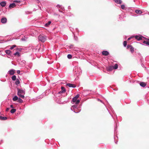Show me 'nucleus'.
<instances>
[{
  "label": "nucleus",
  "mask_w": 149,
  "mask_h": 149,
  "mask_svg": "<svg viewBox=\"0 0 149 149\" xmlns=\"http://www.w3.org/2000/svg\"><path fill=\"white\" fill-rule=\"evenodd\" d=\"M17 95L20 97L22 98H24V95L25 94V90L22 89L17 88Z\"/></svg>",
  "instance_id": "nucleus-1"
},
{
  "label": "nucleus",
  "mask_w": 149,
  "mask_h": 149,
  "mask_svg": "<svg viewBox=\"0 0 149 149\" xmlns=\"http://www.w3.org/2000/svg\"><path fill=\"white\" fill-rule=\"evenodd\" d=\"M77 104H76V105L72 106L71 108V110L76 113H79L81 110L80 109H78V106Z\"/></svg>",
  "instance_id": "nucleus-2"
},
{
  "label": "nucleus",
  "mask_w": 149,
  "mask_h": 149,
  "mask_svg": "<svg viewBox=\"0 0 149 149\" xmlns=\"http://www.w3.org/2000/svg\"><path fill=\"white\" fill-rule=\"evenodd\" d=\"M47 37L43 35H40L38 37V39L39 41L42 42H44L47 40Z\"/></svg>",
  "instance_id": "nucleus-3"
},
{
  "label": "nucleus",
  "mask_w": 149,
  "mask_h": 149,
  "mask_svg": "<svg viewBox=\"0 0 149 149\" xmlns=\"http://www.w3.org/2000/svg\"><path fill=\"white\" fill-rule=\"evenodd\" d=\"M80 100H77V99L74 97L72 98V101H71V102L72 103H74L76 104H78Z\"/></svg>",
  "instance_id": "nucleus-4"
},
{
  "label": "nucleus",
  "mask_w": 149,
  "mask_h": 149,
  "mask_svg": "<svg viewBox=\"0 0 149 149\" xmlns=\"http://www.w3.org/2000/svg\"><path fill=\"white\" fill-rule=\"evenodd\" d=\"M135 38L139 41L142 40L143 38H144L141 35H136L135 36Z\"/></svg>",
  "instance_id": "nucleus-5"
},
{
  "label": "nucleus",
  "mask_w": 149,
  "mask_h": 149,
  "mask_svg": "<svg viewBox=\"0 0 149 149\" xmlns=\"http://www.w3.org/2000/svg\"><path fill=\"white\" fill-rule=\"evenodd\" d=\"M1 22L3 24L6 23L7 22V19L6 17L2 18L1 20Z\"/></svg>",
  "instance_id": "nucleus-6"
},
{
  "label": "nucleus",
  "mask_w": 149,
  "mask_h": 149,
  "mask_svg": "<svg viewBox=\"0 0 149 149\" xmlns=\"http://www.w3.org/2000/svg\"><path fill=\"white\" fill-rule=\"evenodd\" d=\"M15 73V70L13 69H11L8 72V74H10V75H12L14 74Z\"/></svg>",
  "instance_id": "nucleus-7"
},
{
  "label": "nucleus",
  "mask_w": 149,
  "mask_h": 149,
  "mask_svg": "<svg viewBox=\"0 0 149 149\" xmlns=\"http://www.w3.org/2000/svg\"><path fill=\"white\" fill-rule=\"evenodd\" d=\"M74 71L76 72V74H77V71H79V72L78 73H80V69L78 67H75V68L73 70Z\"/></svg>",
  "instance_id": "nucleus-8"
},
{
  "label": "nucleus",
  "mask_w": 149,
  "mask_h": 149,
  "mask_svg": "<svg viewBox=\"0 0 149 149\" xmlns=\"http://www.w3.org/2000/svg\"><path fill=\"white\" fill-rule=\"evenodd\" d=\"M66 86L70 87H72L73 88H74L76 87V86L75 85L70 83L67 84H66Z\"/></svg>",
  "instance_id": "nucleus-9"
},
{
  "label": "nucleus",
  "mask_w": 149,
  "mask_h": 149,
  "mask_svg": "<svg viewBox=\"0 0 149 149\" xmlns=\"http://www.w3.org/2000/svg\"><path fill=\"white\" fill-rule=\"evenodd\" d=\"M102 55L107 56L108 55L109 53L107 51H103L102 52Z\"/></svg>",
  "instance_id": "nucleus-10"
},
{
  "label": "nucleus",
  "mask_w": 149,
  "mask_h": 149,
  "mask_svg": "<svg viewBox=\"0 0 149 149\" xmlns=\"http://www.w3.org/2000/svg\"><path fill=\"white\" fill-rule=\"evenodd\" d=\"M83 93L84 95H87L89 93V91L88 90H83Z\"/></svg>",
  "instance_id": "nucleus-11"
},
{
  "label": "nucleus",
  "mask_w": 149,
  "mask_h": 149,
  "mask_svg": "<svg viewBox=\"0 0 149 149\" xmlns=\"http://www.w3.org/2000/svg\"><path fill=\"white\" fill-rule=\"evenodd\" d=\"M143 43L146 44V45H149V39H147L146 41H144Z\"/></svg>",
  "instance_id": "nucleus-12"
},
{
  "label": "nucleus",
  "mask_w": 149,
  "mask_h": 149,
  "mask_svg": "<svg viewBox=\"0 0 149 149\" xmlns=\"http://www.w3.org/2000/svg\"><path fill=\"white\" fill-rule=\"evenodd\" d=\"M0 5L2 7H4L6 5V1H2L0 3Z\"/></svg>",
  "instance_id": "nucleus-13"
},
{
  "label": "nucleus",
  "mask_w": 149,
  "mask_h": 149,
  "mask_svg": "<svg viewBox=\"0 0 149 149\" xmlns=\"http://www.w3.org/2000/svg\"><path fill=\"white\" fill-rule=\"evenodd\" d=\"M140 85L143 87H145L146 85V84L144 82H141L140 83Z\"/></svg>",
  "instance_id": "nucleus-14"
},
{
  "label": "nucleus",
  "mask_w": 149,
  "mask_h": 149,
  "mask_svg": "<svg viewBox=\"0 0 149 149\" xmlns=\"http://www.w3.org/2000/svg\"><path fill=\"white\" fill-rule=\"evenodd\" d=\"M116 3L120 4L121 3L122 1L121 0H113Z\"/></svg>",
  "instance_id": "nucleus-15"
},
{
  "label": "nucleus",
  "mask_w": 149,
  "mask_h": 149,
  "mask_svg": "<svg viewBox=\"0 0 149 149\" xmlns=\"http://www.w3.org/2000/svg\"><path fill=\"white\" fill-rule=\"evenodd\" d=\"M15 6H16V5H15V3H12L10 4L9 5V7L10 8H13L14 7H15Z\"/></svg>",
  "instance_id": "nucleus-16"
},
{
  "label": "nucleus",
  "mask_w": 149,
  "mask_h": 149,
  "mask_svg": "<svg viewBox=\"0 0 149 149\" xmlns=\"http://www.w3.org/2000/svg\"><path fill=\"white\" fill-rule=\"evenodd\" d=\"M135 13L138 14H141L142 12L139 10H136L135 11Z\"/></svg>",
  "instance_id": "nucleus-17"
},
{
  "label": "nucleus",
  "mask_w": 149,
  "mask_h": 149,
  "mask_svg": "<svg viewBox=\"0 0 149 149\" xmlns=\"http://www.w3.org/2000/svg\"><path fill=\"white\" fill-rule=\"evenodd\" d=\"M5 52L7 54L9 55L11 52V51L10 50H6L5 51Z\"/></svg>",
  "instance_id": "nucleus-18"
},
{
  "label": "nucleus",
  "mask_w": 149,
  "mask_h": 149,
  "mask_svg": "<svg viewBox=\"0 0 149 149\" xmlns=\"http://www.w3.org/2000/svg\"><path fill=\"white\" fill-rule=\"evenodd\" d=\"M7 118V117H3L0 116V120H6Z\"/></svg>",
  "instance_id": "nucleus-19"
},
{
  "label": "nucleus",
  "mask_w": 149,
  "mask_h": 149,
  "mask_svg": "<svg viewBox=\"0 0 149 149\" xmlns=\"http://www.w3.org/2000/svg\"><path fill=\"white\" fill-rule=\"evenodd\" d=\"M15 56H17L18 57H19L20 56V53L18 52H16L14 54Z\"/></svg>",
  "instance_id": "nucleus-20"
},
{
  "label": "nucleus",
  "mask_w": 149,
  "mask_h": 149,
  "mask_svg": "<svg viewBox=\"0 0 149 149\" xmlns=\"http://www.w3.org/2000/svg\"><path fill=\"white\" fill-rule=\"evenodd\" d=\"M51 23V22L50 21H49L47 23H46L45 25V27H47Z\"/></svg>",
  "instance_id": "nucleus-21"
},
{
  "label": "nucleus",
  "mask_w": 149,
  "mask_h": 149,
  "mask_svg": "<svg viewBox=\"0 0 149 149\" xmlns=\"http://www.w3.org/2000/svg\"><path fill=\"white\" fill-rule=\"evenodd\" d=\"M130 51L132 53H133L134 51V48L132 46L130 45Z\"/></svg>",
  "instance_id": "nucleus-22"
},
{
  "label": "nucleus",
  "mask_w": 149,
  "mask_h": 149,
  "mask_svg": "<svg viewBox=\"0 0 149 149\" xmlns=\"http://www.w3.org/2000/svg\"><path fill=\"white\" fill-rule=\"evenodd\" d=\"M20 83V81L19 80V79H16V81H15V84L17 85H18Z\"/></svg>",
  "instance_id": "nucleus-23"
},
{
  "label": "nucleus",
  "mask_w": 149,
  "mask_h": 149,
  "mask_svg": "<svg viewBox=\"0 0 149 149\" xmlns=\"http://www.w3.org/2000/svg\"><path fill=\"white\" fill-rule=\"evenodd\" d=\"M58 8H60V9H62V10H64V8L62 6H61V5H59L58 4L57 6H56Z\"/></svg>",
  "instance_id": "nucleus-24"
},
{
  "label": "nucleus",
  "mask_w": 149,
  "mask_h": 149,
  "mask_svg": "<svg viewBox=\"0 0 149 149\" xmlns=\"http://www.w3.org/2000/svg\"><path fill=\"white\" fill-rule=\"evenodd\" d=\"M113 68L114 69H117L118 68V65L117 64H116L113 66H112Z\"/></svg>",
  "instance_id": "nucleus-25"
},
{
  "label": "nucleus",
  "mask_w": 149,
  "mask_h": 149,
  "mask_svg": "<svg viewBox=\"0 0 149 149\" xmlns=\"http://www.w3.org/2000/svg\"><path fill=\"white\" fill-rule=\"evenodd\" d=\"M16 111V110L15 109H13L11 110L10 112L11 113H13L15 112Z\"/></svg>",
  "instance_id": "nucleus-26"
},
{
  "label": "nucleus",
  "mask_w": 149,
  "mask_h": 149,
  "mask_svg": "<svg viewBox=\"0 0 149 149\" xmlns=\"http://www.w3.org/2000/svg\"><path fill=\"white\" fill-rule=\"evenodd\" d=\"M18 98L17 96H15L13 98V100L14 101H16L17 100Z\"/></svg>",
  "instance_id": "nucleus-27"
},
{
  "label": "nucleus",
  "mask_w": 149,
  "mask_h": 149,
  "mask_svg": "<svg viewBox=\"0 0 149 149\" xmlns=\"http://www.w3.org/2000/svg\"><path fill=\"white\" fill-rule=\"evenodd\" d=\"M113 69L112 66H110L107 68V70L109 71H111Z\"/></svg>",
  "instance_id": "nucleus-28"
},
{
  "label": "nucleus",
  "mask_w": 149,
  "mask_h": 149,
  "mask_svg": "<svg viewBox=\"0 0 149 149\" xmlns=\"http://www.w3.org/2000/svg\"><path fill=\"white\" fill-rule=\"evenodd\" d=\"M17 100L18 102L20 103H22L23 102L22 100L20 98H18V99Z\"/></svg>",
  "instance_id": "nucleus-29"
},
{
  "label": "nucleus",
  "mask_w": 149,
  "mask_h": 149,
  "mask_svg": "<svg viewBox=\"0 0 149 149\" xmlns=\"http://www.w3.org/2000/svg\"><path fill=\"white\" fill-rule=\"evenodd\" d=\"M12 79L13 81H15L16 79V76L15 75H14L12 77Z\"/></svg>",
  "instance_id": "nucleus-30"
},
{
  "label": "nucleus",
  "mask_w": 149,
  "mask_h": 149,
  "mask_svg": "<svg viewBox=\"0 0 149 149\" xmlns=\"http://www.w3.org/2000/svg\"><path fill=\"white\" fill-rule=\"evenodd\" d=\"M16 47L15 45H13L11 46L10 47V49L11 50L13 49L15 47Z\"/></svg>",
  "instance_id": "nucleus-31"
},
{
  "label": "nucleus",
  "mask_w": 149,
  "mask_h": 149,
  "mask_svg": "<svg viewBox=\"0 0 149 149\" xmlns=\"http://www.w3.org/2000/svg\"><path fill=\"white\" fill-rule=\"evenodd\" d=\"M61 91H65H65H66V89H65V88L63 87H61Z\"/></svg>",
  "instance_id": "nucleus-32"
},
{
  "label": "nucleus",
  "mask_w": 149,
  "mask_h": 149,
  "mask_svg": "<svg viewBox=\"0 0 149 149\" xmlns=\"http://www.w3.org/2000/svg\"><path fill=\"white\" fill-rule=\"evenodd\" d=\"M123 45H124V46L125 47L126 45H127V42L126 41H124V42H123Z\"/></svg>",
  "instance_id": "nucleus-33"
},
{
  "label": "nucleus",
  "mask_w": 149,
  "mask_h": 149,
  "mask_svg": "<svg viewBox=\"0 0 149 149\" xmlns=\"http://www.w3.org/2000/svg\"><path fill=\"white\" fill-rule=\"evenodd\" d=\"M67 57L69 59H71L72 58V56L70 54H68L67 56Z\"/></svg>",
  "instance_id": "nucleus-34"
},
{
  "label": "nucleus",
  "mask_w": 149,
  "mask_h": 149,
  "mask_svg": "<svg viewBox=\"0 0 149 149\" xmlns=\"http://www.w3.org/2000/svg\"><path fill=\"white\" fill-rule=\"evenodd\" d=\"M121 8L123 9H124L125 8V6L124 5H121Z\"/></svg>",
  "instance_id": "nucleus-35"
},
{
  "label": "nucleus",
  "mask_w": 149,
  "mask_h": 149,
  "mask_svg": "<svg viewBox=\"0 0 149 149\" xmlns=\"http://www.w3.org/2000/svg\"><path fill=\"white\" fill-rule=\"evenodd\" d=\"M79 97V95L77 94L74 97L77 99V98Z\"/></svg>",
  "instance_id": "nucleus-36"
},
{
  "label": "nucleus",
  "mask_w": 149,
  "mask_h": 149,
  "mask_svg": "<svg viewBox=\"0 0 149 149\" xmlns=\"http://www.w3.org/2000/svg\"><path fill=\"white\" fill-rule=\"evenodd\" d=\"M65 92V91H61L58 92V94H60L61 93H64Z\"/></svg>",
  "instance_id": "nucleus-37"
},
{
  "label": "nucleus",
  "mask_w": 149,
  "mask_h": 149,
  "mask_svg": "<svg viewBox=\"0 0 149 149\" xmlns=\"http://www.w3.org/2000/svg\"><path fill=\"white\" fill-rule=\"evenodd\" d=\"M20 72V71L19 70H17V73L18 74H19Z\"/></svg>",
  "instance_id": "nucleus-38"
},
{
  "label": "nucleus",
  "mask_w": 149,
  "mask_h": 149,
  "mask_svg": "<svg viewBox=\"0 0 149 149\" xmlns=\"http://www.w3.org/2000/svg\"><path fill=\"white\" fill-rule=\"evenodd\" d=\"M14 2H17V3H19L20 2V1H17V0H16V1H14Z\"/></svg>",
  "instance_id": "nucleus-39"
},
{
  "label": "nucleus",
  "mask_w": 149,
  "mask_h": 149,
  "mask_svg": "<svg viewBox=\"0 0 149 149\" xmlns=\"http://www.w3.org/2000/svg\"><path fill=\"white\" fill-rule=\"evenodd\" d=\"M132 37H130V38H129L128 39H127V40H130L132 38Z\"/></svg>",
  "instance_id": "nucleus-40"
},
{
  "label": "nucleus",
  "mask_w": 149,
  "mask_h": 149,
  "mask_svg": "<svg viewBox=\"0 0 149 149\" xmlns=\"http://www.w3.org/2000/svg\"><path fill=\"white\" fill-rule=\"evenodd\" d=\"M9 109V108H7L6 109V111H8Z\"/></svg>",
  "instance_id": "nucleus-41"
},
{
  "label": "nucleus",
  "mask_w": 149,
  "mask_h": 149,
  "mask_svg": "<svg viewBox=\"0 0 149 149\" xmlns=\"http://www.w3.org/2000/svg\"><path fill=\"white\" fill-rule=\"evenodd\" d=\"M10 107L12 108H13V105H11L10 106Z\"/></svg>",
  "instance_id": "nucleus-42"
},
{
  "label": "nucleus",
  "mask_w": 149,
  "mask_h": 149,
  "mask_svg": "<svg viewBox=\"0 0 149 149\" xmlns=\"http://www.w3.org/2000/svg\"><path fill=\"white\" fill-rule=\"evenodd\" d=\"M130 46L127 45V48H129L130 47Z\"/></svg>",
  "instance_id": "nucleus-43"
},
{
  "label": "nucleus",
  "mask_w": 149,
  "mask_h": 149,
  "mask_svg": "<svg viewBox=\"0 0 149 149\" xmlns=\"http://www.w3.org/2000/svg\"><path fill=\"white\" fill-rule=\"evenodd\" d=\"M21 40H23V41H24V40H24V38H22L21 39Z\"/></svg>",
  "instance_id": "nucleus-44"
},
{
  "label": "nucleus",
  "mask_w": 149,
  "mask_h": 149,
  "mask_svg": "<svg viewBox=\"0 0 149 149\" xmlns=\"http://www.w3.org/2000/svg\"><path fill=\"white\" fill-rule=\"evenodd\" d=\"M70 6H68V9H70Z\"/></svg>",
  "instance_id": "nucleus-45"
},
{
  "label": "nucleus",
  "mask_w": 149,
  "mask_h": 149,
  "mask_svg": "<svg viewBox=\"0 0 149 149\" xmlns=\"http://www.w3.org/2000/svg\"><path fill=\"white\" fill-rule=\"evenodd\" d=\"M98 100L99 101H100V102H102V101L101 100H100L99 99H98Z\"/></svg>",
  "instance_id": "nucleus-46"
},
{
  "label": "nucleus",
  "mask_w": 149,
  "mask_h": 149,
  "mask_svg": "<svg viewBox=\"0 0 149 149\" xmlns=\"http://www.w3.org/2000/svg\"><path fill=\"white\" fill-rule=\"evenodd\" d=\"M74 38H75V40H76V38H75V36H74Z\"/></svg>",
  "instance_id": "nucleus-47"
},
{
  "label": "nucleus",
  "mask_w": 149,
  "mask_h": 149,
  "mask_svg": "<svg viewBox=\"0 0 149 149\" xmlns=\"http://www.w3.org/2000/svg\"><path fill=\"white\" fill-rule=\"evenodd\" d=\"M17 49L18 50V49H18V48H17Z\"/></svg>",
  "instance_id": "nucleus-48"
},
{
  "label": "nucleus",
  "mask_w": 149,
  "mask_h": 149,
  "mask_svg": "<svg viewBox=\"0 0 149 149\" xmlns=\"http://www.w3.org/2000/svg\"><path fill=\"white\" fill-rule=\"evenodd\" d=\"M117 141L116 142H115L116 143H117Z\"/></svg>",
  "instance_id": "nucleus-49"
},
{
  "label": "nucleus",
  "mask_w": 149,
  "mask_h": 149,
  "mask_svg": "<svg viewBox=\"0 0 149 149\" xmlns=\"http://www.w3.org/2000/svg\"><path fill=\"white\" fill-rule=\"evenodd\" d=\"M59 12H61V11H60L59 10Z\"/></svg>",
  "instance_id": "nucleus-50"
}]
</instances>
